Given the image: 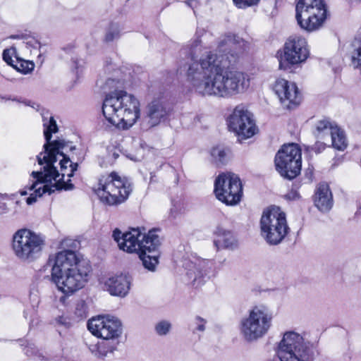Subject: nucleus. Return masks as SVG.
Wrapping results in <instances>:
<instances>
[{"mask_svg":"<svg viewBox=\"0 0 361 361\" xmlns=\"http://www.w3.org/2000/svg\"><path fill=\"white\" fill-rule=\"evenodd\" d=\"M247 42L241 37L228 35L222 39L215 51L207 50L201 40L190 47V60L180 65L190 87L203 96L230 97L245 91L250 86L247 75L233 70L240 54L246 50Z\"/></svg>","mask_w":361,"mask_h":361,"instance_id":"obj_1","label":"nucleus"},{"mask_svg":"<svg viewBox=\"0 0 361 361\" xmlns=\"http://www.w3.org/2000/svg\"><path fill=\"white\" fill-rule=\"evenodd\" d=\"M41 115L46 143L43 146L44 152H40L37 159L42 167L39 171L32 172L33 180L20 192L22 196L27 195L28 191L32 192L26 200L27 204H32L44 193L50 195L55 190L73 189V185L69 183L71 180L65 181L64 177L66 175L72 177L78 166V163H73L66 155V152L75 149V147L63 139L51 140L52 133L58 131L56 122L47 111L43 110Z\"/></svg>","mask_w":361,"mask_h":361,"instance_id":"obj_2","label":"nucleus"},{"mask_svg":"<svg viewBox=\"0 0 361 361\" xmlns=\"http://www.w3.org/2000/svg\"><path fill=\"white\" fill-rule=\"evenodd\" d=\"M46 267L51 268L52 281L66 295L82 288L90 271L87 262L80 261L73 251L67 250L50 256Z\"/></svg>","mask_w":361,"mask_h":361,"instance_id":"obj_3","label":"nucleus"},{"mask_svg":"<svg viewBox=\"0 0 361 361\" xmlns=\"http://www.w3.org/2000/svg\"><path fill=\"white\" fill-rule=\"evenodd\" d=\"M113 238L121 250L129 253H137L145 268L154 271L159 262L158 249L161 245L156 230L145 233L140 228H132L130 231L122 233L116 228L113 232Z\"/></svg>","mask_w":361,"mask_h":361,"instance_id":"obj_4","label":"nucleus"},{"mask_svg":"<svg viewBox=\"0 0 361 361\" xmlns=\"http://www.w3.org/2000/svg\"><path fill=\"white\" fill-rule=\"evenodd\" d=\"M140 102L126 91L107 94L103 102L102 113L105 119L118 128L128 129L140 116Z\"/></svg>","mask_w":361,"mask_h":361,"instance_id":"obj_5","label":"nucleus"},{"mask_svg":"<svg viewBox=\"0 0 361 361\" xmlns=\"http://www.w3.org/2000/svg\"><path fill=\"white\" fill-rule=\"evenodd\" d=\"M87 328L93 335L103 339L97 345L90 348L96 356H106L108 353L116 349L118 338L122 334V324L117 317L99 315L88 321Z\"/></svg>","mask_w":361,"mask_h":361,"instance_id":"obj_6","label":"nucleus"},{"mask_svg":"<svg viewBox=\"0 0 361 361\" xmlns=\"http://www.w3.org/2000/svg\"><path fill=\"white\" fill-rule=\"evenodd\" d=\"M274 318V312L267 305L253 306L239 322L240 335L247 342L262 338L271 329Z\"/></svg>","mask_w":361,"mask_h":361,"instance_id":"obj_7","label":"nucleus"},{"mask_svg":"<svg viewBox=\"0 0 361 361\" xmlns=\"http://www.w3.org/2000/svg\"><path fill=\"white\" fill-rule=\"evenodd\" d=\"M259 226L262 238L269 245L281 243L290 230L286 213L276 206H271L263 211Z\"/></svg>","mask_w":361,"mask_h":361,"instance_id":"obj_8","label":"nucleus"},{"mask_svg":"<svg viewBox=\"0 0 361 361\" xmlns=\"http://www.w3.org/2000/svg\"><path fill=\"white\" fill-rule=\"evenodd\" d=\"M98 185L97 195L103 203L110 206L124 202L133 190L130 181L116 172L102 176Z\"/></svg>","mask_w":361,"mask_h":361,"instance_id":"obj_9","label":"nucleus"},{"mask_svg":"<svg viewBox=\"0 0 361 361\" xmlns=\"http://www.w3.org/2000/svg\"><path fill=\"white\" fill-rule=\"evenodd\" d=\"M277 356L281 361H314L310 343L295 331L286 332L279 343Z\"/></svg>","mask_w":361,"mask_h":361,"instance_id":"obj_10","label":"nucleus"},{"mask_svg":"<svg viewBox=\"0 0 361 361\" xmlns=\"http://www.w3.org/2000/svg\"><path fill=\"white\" fill-rule=\"evenodd\" d=\"M44 245L43 237L29 229H20L13 235V252L23 262H30L39 257Z\"/></svg>","mask_w":361,"mask_h":361,"instance_id":"obj_11","label":"nucleus"},{"mask_svg":"<svg viewBox=\"0 0 361 361\" xmlns=\"http://www.w3.org/2000/svg\"><path fill=\"white\" fill-rule=\"evenodd\" d=\"M295 18L301 28L312 31L324 22L326 9L323 0H299L295 7Z\"/></svg>","mask_w":361,"mask_h":361,"instance_id":"obj_12","label":"nucleus"},{"mask_svg":"<svg viewBox=\"0 0 361 361\" xmlns=\"http://www.w3.org/2000/svg\"><path fill=\"white\" fill-rule=\"evenodd\" d=\"M301 149L297 144L283 145L275 157L276 171L286 178H295L301 171Z\"/></svg>","mask_w":361,"mask_h":361,"instance_id":"obj_13","label":"nucleus"},{"mask_svg":"<svg viewBox=\"0 0 361 361\" xmlns=\"http://www.w3.org/2000/svg\"><path fill=\"white\" fill-rule=\"evenodd\" d=\"M216 198L227 205H235L241 199L243 187L240 178L235 173L219 174L214 182Z\"/></svg>","mask_w":361,"mask_h":361,"instance_id":"obj_14","label":"nucleus"},{"mask_svg":"<svg viewBox=\"0 0 361 361\" xmlns=\"http://www.w3.org/2000/svg\"><path fill=\"white\" fill-rule=\"evenodd\" d=\"M310 55V50L305 38L290 37L283 46V53L279 61V68L286 69L288 65H298L305 62Z\"/></svg>","mask_w":361,"mask_h":361,"instance_id":"obj_15","label":"nucleus"},{"mask_svg":"<svg viewBox=\"0 0 361 361\" xmlns=\"http://www.w3.org/2000/svg\"><path fill=\"white\" fill-rule=\"evenodd\" d=\"M228 127L241 140L252 137L257 130L251 113L243 106L234 109L228 118Z\"/></svg>","mask_w":361,"mask_h":361,"instance_id":"obj_16","label":"nucleus"},{"mask_svg":"<svg viewBox=\"0 0 361 361\" xmlns=\"http://www.w3.org/2000/svg\"><path fill=\"white\" fill-rule=\"evenodd\" d=\"M214 263L212 261L195 259L185 264L188 282L193 286H200L214 275Z\"/></svg>","mask_w":361,"mask_h":361,"instance_id":"obj_17","label":"nucleus"},{"mask_svg":"<svg viewBox=\"0 0 361 361\" xmlns=\"http://www.w3.org/2000/svg\"><path fill=\"white\" fill-rule=\"evenodd\" d=\"M275 94L280 102L288 108L298 105L301 102V95L296 85L283 78H278L273 87Z\"/></svg>","mask_w":361,"mask_h":361,"instance_id":"obj_18","label":"nucleus"},{"mask_svg":"<svg viewBox=\"0 0 361 361\" xmlns=\"http://www.w3.org/2000/svg\"><path fill=\"white\" fill-rule=\"evenodd\" d=\"M167 114L168 111L161 101H152L146 107L145 114L141 123L142 128L147 130L158 126L166 118Z\"/></svg>","mask_w":361,"mask_h":361,"instance_id":"obj_19","label":"nucleus"},{"mask_svg":"<svg viewBox=\"0 0 361 361\" xmlns=\"http://www.w3.org/2000/svg\"><path fill=\"white\" fill-rule=\"evenodd\" d=\"M130 281L126 275L120 274L109 277L105 281L107 290L112 295L123 297L130 289Z\"/></svg>","mask_w":361,"mask_h":361,"instance_id":"obj_20","label":"nucleus"},{"mask_svg":"<svg viewBox=\"0 0 361 361\" xmlns=\"http://www.w3.org/2000/svg\"><path fill=\"white\" fill-rule=\"evenodd\" d=\"M315 206L323 212L329 211L333 206V197L329 187L326 183L319 184L314 198Z\"/></svg>","mask_w":361,"mask_h":361,"instance_id":"obj_21","label":"nucleus"},{"mask_svg":"<svg viewBox=\"0 0 361 361\" xmlns=\"http://www.w3.org/2000/svg\"><path fill=\"white\" fill-rule=\"evenodd\" d=\"M215 235L219 238V239L214 240V245L218 249L219 246L231 250L238 247V240L229 231L218 227L215 231Z\"/></svg>","mask_w":361,"mask_h":361,"instance_id":"obj_22","label":"nucleus"},{"mask_svg":"<svg viewBox=\"0 0 361 361\" xmlns=\"http://www.w3.org/2000/svg\"><path fill=\"white\" fill-rule=\"evenodd\" d=\"M351 66L354 68H361V38H355L348 48Z\"/></svg>","mask_w":361,"mask_h":361,"instance_id":"obj_23","label":"nucleus"},{"mask_svg":"<svg viewBox=\"0 0 361 361\" xmlns=\"http://www.w3.org/2000/svg\"><path fill=\"white\" fill-rule=\"evenodd\" d=\"M331 138L332 146L335 149L343 151L347 147V141L344 132L338 127L333 128Z\"/></svg>","mask_w":361,"mask_h":361,"instance_id":"obj_24","label":"nucleus"},{"mask_svg":"<svg viewBox=\"0 0 361 361\" xmlns=\"http://www.w3.org/2000/svg\"><path fill=\"white\" fill-rule=\"evenodd\" d=\"M337 127L336 125L332 124L329 120H320L316 123L314 134L317 138L323 139L325 135H331L333 128Z\"/></svg>","mask_w":361,"mask_h":361,"instance_id":"obj_25","label":"nucleus"},{"mask_svg":"<svg viewBox=\"0 0 361 361\" xmlns=\"http://www.w3.org/2000/svg\"><path fill=\"white\" fill-rule=\"evenodd\" d=\"M213 161L217 165L225 164L228 160V151L223 147H215L211 150Z\"/></svg>","mask_w":361,"mask_h":361,"instance_id":"obj_26","label":"nucleus"},{"mask_svg":"<svg viewBox=\"0 0 361 361\" xmlns=\"http://www.w3.org/2000/svg\"><path fill=\"white\" fill-rule=\"evenodd\" d=\"M12 67L19 72L28 73L34 69L35 64L31 61L16 57V62Z\"/></svg>","mask_w":361,"mask_h":361,"instance_id":"obj_27","label":"nucleus"},{"mask_svg":"<svg viewBox=\"0 0 361 361\" xmlns=\"http://www.w3.org/2000/svg\"><path fill=\"white\" fill-rule=\"evenodd\" d=\"M16 49L15 47H11L4 50L2 57L4 61L9 66H13L16 62Z\"/></svg>","mask_w":361,"mask_h":361,"instance_id":"obj_28","label":"nucleus"},{"mask_svg":"<svg viewBox=\"0 0 361 361\" xmlns=\"http://www.w3.org/2000/svg\"><path fill=\"white\" fill-rule=\"evenodd\" d=\"M120 36V29L117 24H111L105 36L106 42H111Z\"/></svg>","mask_w":361,"mask_h":361,"instance_id":"obj_29","label":"nucleus"},{"mask_svg":"<svg viewBox=\"0 0 361 361\" xmlns=\"http://www.w3.org/2000/svg\"><path fill=\"white\" fill-rule=\"evenodd\" d=\"M75 314L81 319L87 317V306L85 301L80 300L77 302L75 309Z\"/></svg>","mask_w":361,"mask_h":361,"instance_id":"obj_30","label":"nucleus"},{"mask_svg":"<svg viewBox=\"0 0 361 361\" xmlns=\"http://www.w3.org/2000/svg\"><path fill=\"white\" fill-rule=\"evenodd\" d=\"M171 327V324L169 322L163 320L158 322L155 326V331L159 336L166 335Z\"/></svg>","mask_w":361,"mask_h":361,"instance_id":"obj_31","label":"nucleus"},{"mask_svg":"<svg viewBox=\"0 0 361 361\" xmlns=\"http://www.w3.org/2000/svg\"><path fill=\"white\" fill-rule=\"evenodd\" d=\"M207 321L206 319H204L200 316H196L193 320V324L195 328L193 329V332L196 331L204 332L206 329V324Z\"/></svg>","mask_w":361,"mask_h":361,"instance_id":"obj_32","label":"nucleus"},{"mask_svg":"<svg viewBox=\"0 0 361 361\" xmlns=\"http://www.w3.org/2000/svg\"><path fill=\"white\" fill-rule=\"evenodd\" d=\"M235 6L240 8H245L256 5L259 0H233Z\"/></svg>","mask_w":361,"mask_h":361,"instance_id":"obj_33","label":"nucleus"},{"mask_svg":"<svg viewBox=\"0 0 361 361\" xmlns=\"http://www.w3.org/2000/svg\"><path fill=\"white\" fill-rule=\"evenodd\" d=\"M286 197L289 200H296L300 198V194L295 190H291L286 195Z\"/></svg>","mask_w":361,"mask_h":361,"instance_id":"obj_34","label":"nucleus"},{"mask_svg":"<svg viewBox=\"0 0 361 361\" xmlns=\"http://www.w3.org/2000/svg\"><path fill=\"white\" fill-rule=\"evenodd\" d=\"M56 322L62 326H64L65 327H68L70 325V322L68 318L64 317H59L56 319Z\"/></svg>","mask_w":361,"mask_h":361,"instance_id":"obj_35","label":"nucleus"},{"mask_svg":"<svg viewBox=\"0 0 361 361\" xmlns=\"http://www.w3.org/2000/svg\"><path fill=\"white\" fill-rule=\"evenodd\" d=\"M325 148V144L324 142H318L314 146V149L316 152L319 153Z\"/></svg>","mask_w":361,"mask_h":361,"instance_id":"obj_36","label":"nucleus"},{"mask_svg":"<svg viewBox=\"0 0 361 361\" xmlns=\"http://www.w3.org/2000/svg\"><path fill=\"white\" fill-rule=\"evenodd\" d=\"M10 37L12 39H18L19 36L18 35H11Z\"/></svg>","mask_w":361,"mask_h":361,"instance_id":"obj_37","label":"nucleus"},{"mask_svg":"<svg viewBox=\"0 0 361 361\" xmlns=\"http://www.w3.org/2000/svg\"><path fill=\"white\" fill-rule=\"evenodd\" d=\"M113 156H114V158L116 159V158L118 156V154H116V153H114V154H113Z\"/></svg>","mask_w":361,"mask_h":361,"instance_id":"obj_38","label":"nucleus"},{"mask_svg":"<svg viewBox=\"0 0 361 361\" xmlns=\"http://www.w3.org/2000/svg\"><path fill=\"white\" fill-rule=\"evenodd\" d=\"M111 81H113V80L109 79V80H107V83H109V82H111Z\"/></svg>","mask_w":361,"mask_h":361,"instance_id":"obj_39","label":"nucleus"},{"mask_svg":"<svg viewBox=\"0 0 361 361\" xmlns=\"http://www.w3.org/2000/svg\"><path fill=\"white\" fill-rule=\"evenodd\" d=\"M357 212L361 214V208L358 210Z\"/></svg>","mask_w":361,"mask_h":361,"instance_id":"obj_40","label":"nucleus"}]
</instances>
